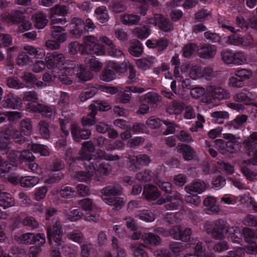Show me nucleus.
I'll return each instance as SVG.
<instances>
[{"mask_svg":"<svg viewBox=\"0 0 257 257\" xmlns=\"http://www.w3.org/2000/svg\"><path fill=\"white\" fill-rule=\"evenodd\" d=\"M47 232L50 244H52V240H54L58 245L61 244L63 231L61 221L59 219H57L52 225L47 227Z\"/></svg>","mask_w":257,"mask_h":257,"instance_id":"obj_1","label":"nucleus"},{"mask_svg":"<svg viewBox=\"0 0 257 257\" xmlns=\"http://www.w3.org/2000/svg\"><path fill=\"white\" fill-rule=\"evenodd\" d=\"M16 240L19 244L43 245L46 239L44 234L38 233L37 235L33 233H26L17 237Z\"/></svg>","mask_w":257,"mask_h":257,"instance_id":"obj_2","label":"nucleus"},{"mask_svg":"<svg viewBox=\"0 0 257 257\" xmlns=\"http://www.w3.org/2000/svg\"><path fill=\"white\" fill-rule=\"evenodd\" d=\"M149 22L165 32H169L174 29L173 23L161 14H154L153 18L149 19Z\"/></svg>","mask_w":257,"mask_h":257,"instance_id":"obj_3","label":"nucleus"},{"mask_svg":"<svg viewBox=\"0 0 257 257\" xmlns=\"http://www.w3.org/2000/svg\"><path fill=\"white\" fill-rule=\"evenodd\" d=\"M212 231H209L208 233H211L213 238L217 239H222L224 237V233L228 232L227 224L221 219L214 221L212 223Z\"/></svg>","mask_w":257,"mask_h":257,"instance_id":"obj_4","label":"nucleus"},{"mask_svg":"<svg viewBox=\"0 0 257 257\" xmlns=\"http://www.w3.org/2000/svg\"><path fill=\"white\" fill-rule=\"evenodd\" d=\"M45 61L48 68L54 69L58 65L64 64L65 57L63 54L55 52L47 53L45 57Z\"/></svg>","mask_w":257,"mask_h":257,"instance_id":"obj_5","label":"nucleus"},{"mask_svg":"<svg viewBox=\"0 0 257 257\" xmlns=\"http://www.w3.org/2000/svg\"><path fill=\"white\" fill-rule=\"evenodd\" d=\"M83 165L85 167V171L75 172L73 175V177L81 181L86 182L90 180L93 176L95 172V168L89 162H85Z\"/></svg>","mask_w":257,"mask_h":257,"instance_id":"obj_6","label":"nucleus"},{"mask_svg":"<svg viewBox=\"0 0 257 257\" xmlns=\"http://www.w3.org/2000/svg\"><path fill=\"white\" fill-rule=\"evenodd\" d=\"M2 106L4 108L18 109L22 105V102L21 98L18 96L9 93L6 94L1 102Z\"/></svg>","mask_w":257,"mask_h":257,"instance_id":"obj_7","label":"nucleus"},{"mask_svg":"<svg viewBox=\"0 0 257 257\" xmlns=\"http://www.w3.org/2000/svg\"><path fill=\"white\" fill-rule=\"evenodd\" d=\"M223 138L227 140L226 147L227 152L230 154H234L240 150L241 147V143L237 141V138L231 134H223Z\"/></svg>","mask_w":257,"mask_h":257,"instance_id":"obj_8","label":"nucleus"},{"mask_svg":"<svg viewBox=\"0 0 257 257\" xmlns=\"http://www.w3.org/2000/svg\"><path fill=\"white\" fill-rule=\"evenodd\" d=\"M27 108L31 111L38 112L42 115L50 118L53 115V109L51 107L41 104L29 103L27 105Z\"/></svg>","mask_w":257,"mask_h":257,"instance_id":"obj_9","label":"nucleus"},{"mask_svg":"<svg viewBox=\"0 0 257 257\" xmlns=\"http://www.w3.org/2000/svg\"><path fill=\"white\" fill-rule=\"evenodd\" d=\"M123 188L119 184L109 185L103 188L101 190V198H111L119 196L123 193Z\"/></svg>","mask_w":257,"mask_h":257,"instance_id":"obj_10","label":"nucleus"},{"mask_svg":"<svg viewBox=\"0 0 257 257\" xmlns=\"http://www.w3.org/2000/svg\"><path fill=\"white\" fill-rule=\"evenodd\" d=\"M71 134L74 140L76 142H80L82 139H88L91 135V132L86 127L81 128L79 126L74 125L71 128Z\"/></svg>","mask_w":257,"mask_h":257,"instance_id":"obj_11","label":"nucleus"},{"mask_svg":"<svg viewBox=\"0 0 257 257\" xmlns=\"http://www.w3.org/2000/svg\"><path fill=\"white\" fill-rule=\"evenodd\" d=\"M166 199L167 204L165 205V207L167 210L177 209L182 203L181 195L177 192L167 195Z\"/></svg>","mask_w":257,"mask_h":257,"instance_id":"obj_12","label":"nucleus"},{"mask_svg":"<svg viewBox=\"0 0 257 257\" xmlns=\"http://www.w3.org/2000/svg\"><path fill=\"white\" fill-rule=\"evenodd\" d=\"M143 195L147 200L155 201L161 196V193L157 186L149 184L144 186Z\"/></svg>","mask_w":257,"mask_h":257,"instance_id":"obj_13","label":"nucleus"},{"mask_svg":"<svg viewBox=\"0 0 257 257\" xmlns=\"http://www.w3.org/2000/svg\"><path fill=\"white\" fill-rule=\"evenodd\" d=\"M84 23L80 18H73L71 20L70 33L76 39L79 38L83 33Z\"/></svg>","mask_w":257,"mask_h":257,"instance_id":"obj_14","label":"nucleus"},{"mask_svg":"<svg viewBox=\"0 0 257 257\" xmlns=\"http://www.w3.org/2000/svg\"><path fill=\"white\" fill-rule=\"evenodd\" d=\"M5 21L11 25H18L26 17L24 13L20 10H14L4 17Z\"/></svg>","mask_w":257,"mask_h":257,"instance_id":"obj_15","label":"nucleus"},{"mask_svg":"<svg viewBox=\"0 0 257 257\" xmlns=\"http://www.w3.org/2000/svg\"><path fill=\"white\" fill-rule=\"evenodd\" d=\"M207 188V185L203 181L198 179L193 181L190 185L185 187V190L188 193H197L201 194L205 191Z\"/></svg>","mask_w":257,"mask_h":257,"instance_id":"obj_16","label":"nucleus"},{"mask_svg":"<svg viewBox=\"0 0 257 257\" xmlns=\"http://www.w3.org/2000/svg\"><path fill=\"white\" fill-rule=\"evenodd\" d=\"M10 138L7 126L0 131V149L4 153H7L11 148Z\"/></svg>","mask_w":257,"mask_h":257,"instance_id":"obj_17","label":"nucleus"},{"mask_svg":"<svg viewBox=\"0 0 257 257\" xmlns=\"http://www.w3.org/2000/svg\"><path fill=\"white\" fill-rule=\"evenodd\" d=\"M7 128L11 138L14 140L16 144L23 145L27 142V140L22 135V132L17 130L14 125L10 124L7 126Z\"/></svg>","mask_w":257,"mask_h":257,"instance_id":"obj_18","label":"nucleus"},{"mask_svg":"<svg viewBox=\"0 0 257 257\" xmlns=\"http://www.w3.org/2000/svg\"><path fill=\"white\" fill-rule=\"evenodd\" d=\"M242 144L247 154L255 151L257 149V132L252 133L243 141Z\"/></svg>","mask_w":257,"mask_h":257,"instance_id":"obj_19","label":"nucleus"},{"mask_svg":"<svg viewBox=\"0 0 257 257\" xmlns=\"http://www.w3.org/2000/svg\"><path fill=\"white\" fill-rule=\"evenodd\" d=\"M199 56L203 59L213 58L215 55L216 50L214 47L209 44H203L197 49Z\"/></svg>","mask_w":257,"mask_h":257,"instance_id":"obj_20","label":"nucleus"},{"mask_svg":"<svg viewBox=\"0 0 257 257\" xmlns=\"http://www.w3.org/2000/svg\"><path fill=\"white\" fill-rule=\"evenodd\" d=\"M178 151L182 153L185 160L189 161L193 159L196 156V152L190 146L185 144L178 145Z\"/></svg>","mask_w":257,"mask_h":257,"instance_id":"obj_21","label":"nucleus"},{"mask_svg":"<svg viewBox=\"0 0 257 257\" xmlns=\"http://www.w3.org/2000/svg\"><path fill=\"white\" fill-rule=\"evenodd\" d=\"M89 109L91 112L88 113L86 116H83L82 119V124L83 127L87 126H92L96 122L95 115L96 114V111L95 110L96 108L95 105L91 104L89 106Z\"/></svg>","mask_w":257,"mask_h":257,"instance_id":"obj_22","label":"nucleus"},{"mask_svg":"<svg viewBox=\"0 0 257 257\" xmlns=\"http://www.w3.org/2000/svg\"><path fill=\"white\" fill-rule=\"evenodd\" d=\"M143 240L144 242L143 246L146 247H148L149 245L157 246L161 243V238L153 233H146L143 234Z\"/></svg>","mask_w":257,"mask_h":257,"instance_id":"obj_23","label":"nucleus"},{"mask_svg":"<svg viewBox=\"0 0 257 257\" xmlns=\"http://www.w3.org/2000/svg\"><path fill=\"white\" fill-rule=\"evenodd\" d=\"M51 31L52 38L59 43H63L66 40L67 35L62 27L54 26Z\"/></svg>","mask_w":257,"mask_h":257,"instance_id":"obj_24","label":"nucleus"},{"mask_svg":"<svg viewBox=\"0 0 257 257\" xmlns=\"http://www.w3.org/2000/svg\"><path fill=\"white\" fill-rule=\"evenodd\" d=\"M3 186L0 185V206L5 209L14 205V200L8 193L2 192Z\"/></svg>","mask_w":257,"mask_h":257,"instance_id":"obj_25","label":"nucleus"},{"mask_svg":"<svg viewBox=\"0 0 257 257\" xmlns=\"http://www.w3.org/2000/svg\"><path fill=\"white\" fill-rule=\"evenodd\" d=\"M203 204L207 207L206 213L208 214H216L220 210L218 206L216 204L215 198L213 197L208 196L205 198Z\"/></svg>","mask_w":257,"mask_h":257,"instance_id":"obj_26","label":"nucleus"},{"mask_svg":"<svg viewBox=\"0 0 257 257\" xmlns=\"http://www.w3.org/2000/svg\"><path fill=\"white\" fill-rule=\"evenodd\" d=\"M105 203L112 206V209L119 210L124 206L125 202L123 198L120 197L104 198L103 200Z\"/></svg>","mask_w":257,"mask_h":257,"instance_id":"obj_27","label":"nucleus"},{"mask_svg":"<svg viewBox=\"0 0 257 257\" xmlns=\"http://www.w3.org/2000/svg\"><path fill=\"white\" fill-rule=\"evenodd\" d=\"M142 100L150 104L152 107L155 108L157 106V103L161 100V96L154 92H148L141 97Z\"/></svg>","mask_w":257,"mask_h":257,"instance_id":"obj_28","label":"nucleus"},{"mask_svg":"<svg viewBox=\"0 0 257 257\" xmlns=\"http://www.w3.org/2000/svg\"><path fill=\"white\" fill-rule=\"evenodd\" d=\"M32 18L35 22V26L37 29L44 28L48 22L46 15L42 12L36 13L32 16Z\"/></svg>","mask_w":257,"mask_h":257,"instance_id":"obj_29","label":"nucleus"},{"mask_svg":"<svg viewBox=\"0 0 257 257\" xmlns=\"http://www.w3.org/2000/svg\"><path fill=\"white\" fill-rule=\"evenodd\" d=\"M229 237L232 242L240 243L242 241V233L238 227L232 226L228 229Z\"/></svg>","mask_w":257,"mask_h":257,"instance_id":"obj_30","label":"nucleus"},{"mask_svg":"<svg viewBox=\"0 0 257 257\" xmlns=\"http://www.w3.org/2000/svg\"><path fill=\"white\" fill-rule=\"evenodd\" d=\"M20 185L23 187H32L37 184L39 178L35 176L21 177L19 178Z\"/></svg>","mask_w":257,"mask_h":257,"instance_id":"obj_31","label":"nucleus"},{"mask_svg":"<svg viewBox=\"0 0 257 257\" xmlns=\"http://www.w3.org/2000/svg\"><path fill=\"white\" fill-rule=\"evenodd\" d=\"M151 33V30L149 26H143L137 27L133 30L134 35L140 39H144L147 38Z\"/></svg>","mask_w":257,"mask_h":257,"instance_id":"obj_32","label":"nucleus"},{"mask_svg":"<svg viewBox=\"0 0 257 257\" xmlns=\"http://www.w3.org/2000/svg\"><path fill=\"white\" fill-rule=\"evenodd\" d=\"M121 21L125 25H137L140 21V17L134 14H124L121 16Z\"/></svg>","mask_w":257,"mask_h":257,"instance_id":"obj_33","label":"nucleus"},{"mask_svg":"<svg viewBox=\"0 0 257 257\" xmlns=\"http://www.w3.org/2000/svg\"><path fill=\"white\" fill-rule=\"evenodd\" d=\"M129 160V169L133 172H137L143 168V164L139 160L138 156H131L128 157Z\"/></svg>","mask_w":257,"mask_h":257,"instance_id":"obj_34","label":"nucleus"},{"mask_svg":"<svg viewBox=\"0 0 257 257\" xmlns=\"http://www.w3.org/2000/svg\"><path fill=\"white\" fill-rule=\"evenodd\" d=\"M69 12V8L65 5H56L50 9V13L56 16L65 17Z\"/></svg>","mask_w":257,"mask_h":257,"instance_id":"obj_35","label":"nucleus"},{"mask_svg":"<svg viewBox=\"0 0 257 257\" xmlns=\"http://www.w3.org/2000/svg\"><path fill=\"white\" fill-rule=\"evenodd\" d=\"M20 130L24 136H30L33 131L32 121L28 118L22 120L20 123Z\"/></svg>","mask_w":257,"mask_h":257,"instance_id":"obj_36","label":"nucleus"},{"mask_svg":"<svg viewBox=\"0 0 257 257\" xmlns=\"http://www.w3.org/2000/svg\"><path fill=\"white\" fill-rule=\"evenodd\" d=\"M171 253L175 256H180L185 249V247L181 242L172 241L169 245Z\"/></svg>","mask_w":257,"mask_h":257,"instance_id":"obj_37","label":"nucleus"},{"mask_svg":"<svg viewBox=\"0 0 257 257\" xmlns=\"http://www.w3.org/2000/svg\"><path fill=\"white\" fill-rule=\"evenodd\" d=\"M6 83L7 86L10 88L19 89L25 87L24 83L21 82L17 77H9L7 78Z\"/></svg>","mask_w":257,"mask_h":257,"instance_id":"obj_38","label":"nucleus"},{"mask_svg":"<svg viewBox=\"0 0 257 257\" xmlns=\"http://www.w3.org/2000/svg\"><path fill=\"white\" fill-rule=\"evenodd\" d=\"M25 50L29 55L34 56L36 58H41L44 56L45 54L43 49L35 48L31 46L25 47Z\"/></svg>","mask_w":257,"mask_h":257,"instance_id":"obj_39","label":"nucleus"},{"mask_svg":"<svg viewBox=\"0 0 257 257\" xmlns=\"http://www.w3.org/2000/svg\"><path fill=\"white\" fill-rule=\"evenodd\" d=\"M142 246H143L142 243L139 245L133 243L130 245V248L133 251L135 257H149L148 253Z\"/></svg>","mask_w":257,"mask_h":257,"instance_id":"obj_40","label":"nucleus"},{"mask_svg":"<svg viewBox=\"0 0 257 257\" xmlns=\"http://www.w3.org/2000/svg\"><path fill=\"white\" fill-rule=\"evenodd\" d=\"M78 74L76 76L79 78L81 81H86L90 80L93 76L92 73L84 67L80 66Z\"/></svg>","mask_w":257,"mask_h":257,"instance_id":"obj_41","label":"nucleus"},{"mask_svg":"<svg viewBox=\"0 0 257 257\" xmlns=\"http://www.w3.org/2000/svg\"><path fill=\"white\" fill-rule=\"evenodd\" d=\"M128 64H129L128 62H124L120 64L113 61H109L107 63V65H108V67L111 68L114 72L115 71L116 73H123L126 70Z\"/></svg>","mask_w":257,"mask_h":257,"instance_id":"obj_42","label":"nucleus"},{"mask_svg":"<svg viewBox=\"0 0 257 257\" xmlns=\"http://www.w3.org/2000/svg\"><path fill=\"white\" fill-rule=\"evenodd\" d=\"M129 53L135 57H139L142 53L143 49L141 43L137 40L128 49Z\"/></svg>","mask_w":257,"mask_h":257,"instance_id":"obj_43","label":"nucleus"},{"mask_svg":"<svg viewBox=\"0 0 257 257\" xmlns=\"http://www.w3.org/2000/svg\"><path fill=\"white\" fill-rule=\"evenodd\" d=\"M234 75L244 81L249 79L252 77V72L249 69L241 68L235 71Z\"/></svg>","mask_w":257,"mask_h":257,"instance_id":"obj_44","label":"nucleus"},{"mask_svg":"<svg viewBox=\"0 0 257 257\" xmlns=\"http://www.w3.org/2000/svg\"><path fill=\"white\" fill-rule=\"evenodd\" d=\"M80 66L81 65H78L75 61H69L66 63L65 72L69 75H76V74H78Z\"/></svg>","mask_w":257,"mask_h":257,"instance_id":"obj_45","label":"nucleus"},{"mask_svg":"<svg viewBox=\"0 0 257 257\" xmlns=\"http://www.w3.org/2000/svg\"><path fill=\"white\" fill-rule=\"evenodd\" d=\"M97 88L95 87L88 88L81 92L79 95V99L81 102H84L93 96L97 92Z\"/></svg>","mask_w":257,"mask_h":257,"instance_id":"obj_46","label":"nucleus"},{"mask_svg":"<svg viewBox=\"0 0 257 257\" xmlns=\"http://www.w3.org/2000/svg\"><path fill=\"white\" fill-rule=\"evenodd\" d=\"M115 77V74L114 71L109 68L108 65L107 64L106 66L102 71L101 75H100L101 79L108 82L113 80Z\"/></svg>","mask_w":257,"mask_h":257,"instance_id":"obj_47","label":"nucleus"},{"mask_svg":"<svg viewBox=\"0 0 257 257\" xmlns=\"http://www.w3.org/2000/svg\"><path fill=\"white\" fill-rule=\"evenodd\" d=\"M154 59L152 57L140 59L137 60V65L139 68L147 70L153 66L154 63Z\"/></svg>","mask_w":257,"mask_h":257,"instance_id":"obj_48","label":"nucleus"},{"mask_svg":"<svg viewBox=\"0 0 257 257\" xmlns=\"http://www.w3.org/2000/svg\"><path fill=\"white\" fill-rule=\"evenodd\" d=\"M213 96L214 98H217L218 100L226 99L229 98L230 93L228 90L223 88L217 87Z\"/></svg>","mask_w":257,"mask_h":257,"instance_id":"obj_49","label":"nucleus"},{"mask_svg":"<svg viewBox=\"0 0 257 257\" xmlns=\"http://www.w3.org/2000/svg\"><path fill=\"white\" fill-rule=\"evenodd\" d=\"M247 55L242 51H238L233 53V64L242 65L247 61Z\"/></svg>","mask_w":257,"mask_h":257,"instance_id":"obj_50","label":"nucleus"},{"mask_svg":"<svg viewBox=\"0 0 257 257\" xmlns=\"http://www.w3.org/2000/svg\"><path fill=\"white\" fill-rule=\"evenodd\" d=\"M31 150L34 153L40 154L41 156H48L50 155L47 147L43 145L33 144L31 146Z\"/></svg>","mask_w":257,"mask_h":257,"instance_id":"obj_51","label":"nucleus"},{"mask_svg":"<svg viewBox=\"0 0 257 257\" xmlns=\"http://www.w3.org/2000/svg\"><path fill=\"white\" fill-rule=\"evenodd\" d=\"M152 172L151 170L146 169L143 171L140 172L136 174V179L141 182H149L152 178Z\"/></svg>","mask_w":257,"mask_h":257,"instance_id":"obj_52","label":"nucleus"},{"mask_svg":"<svg viewBox=\"0 0 257 257\" xmlns=\"http://www.w3.org/2000/svg\"><path fill=\"white\" fill-rule=\"evenodd\" d=\"M86 64L91 70L96 72L99 71L102 67V63L94 58L86 59Z\"/></svg>","mask_w":257,"mask_h":257,"instance_id":"obj_53","label":"nucleus"},{"mask_svg":"<svg viewBox=\"0 0 257 257\" xmlns=\"http://www.w3.org/2000/svg\"><path fill=\"white\" fill-rule=\"evenodd\" d=\"M39 131L41 136L45 139H48L50 136L49 125L44 120H41L39 122Z\"/></svg>","mask_w":257,"mask_h":257,"instance_id":"obj_54","label":"nucleus"},{"mask_svg":"<svg viewBox=\"0 0 257 257\" xmlns=\"http://www.w3.org/2000/svg\"><path fill=\"white\" fill-rule=\"evenodd\" d=\"M247 118V115L245 114L237 115L230 122V124L235 128H239L246 122Z\"/></svg>","mask_w":257,"mask_h":257,"instance_id":"obj_55","label":"nucleus"},{"mask_svg":"<svg viewBox=\"0 0 257 257\" xmlns=\"http://www.w3.org/2000/svg\"><path fill=\"white\" fill-rule=\"evenodd\" d=\"M198 46L195 43H190L185 45L183 48V55L185 57H190L194 52L197 51Z\"/></svg>","mask_w":257,"mask_h":257,"instance_id":"obj_56","label":"nucleus"},{"mask_svg":"<svg viewBox=\"0 0 257 257\" xmlns=\"http://www.w3.org/2000/svg\"><path fill=\"white\" fill-rule=\"evenodd\" d=\"M241 171L247 180L250 181L257 180V170L251 171L246 167H243L241 169Z\"/></svg>","mask_w":257,"mask_h":257,"instance_id":"obj_57","label":"nucleus"},{"mask_svg":"<svg viewBox=\"0 0 257 257\" xmlns=\"http://www.w3.org/2000/svg\"><path fill=\"white\" fill-rule=\"evenodd\" d=\"M68 238L74 242L79 244L81 243L84 239V236L80 230H76L68 234Z\"/></svg>","mask_w":257,"mask_h":257,"instance_id":"obj_58","label":"nucleus"},{"mask_svg":"<svg viewBox=\"0 0 257 257\" xmlns=\"http://www.w3.org/2000/svg\"><path fill=\"white\" fill-rule=\"evenodd\" d=\"M163 120H161L159 118L152 116L149 118L146 121V124L148 126L152 129L159 128L163 122Z\"/></svg>","mask_w":257,"mask_h":257,"instance_id":"obj_59","label":"nucleus"},{"mask_svg":"<svg viewBox=\"0 0 257 257\" xmlns=\"http://www.w3.org/2000/svg\"><path fill=\"white\" fill-rule=\"evenodd\" d=\"M64 177V175L61 172L51 174L48 179L45 180V183L48 184L57 183Z\"/></svg>","mask_w":257,"mask_h":257,"instance_id":"obj_60","label":"nucleus"},{"mask_svg":"<svg viewBox=\"0 0 257 257\" xmlns=\"http://www.w3.org/2000/svg\"><path fill=\"white\" fill-rule=\"evenodd\" d=\"M21 78L25 83V86L27 84H33L37 81L36 76L31 72H25L23 73Z\"/></svg>","mask_w":257,"mask_h":257,"instance_id":"obj_61","label":"nucleus"},{"mask_svg":"<svg viewBox=\"0 0 257 257\" xmlns=\"http://www.w3.org/2000/svg\"><path fill=\"white\" fill-rule=\"evenodd\" d=\"M35 160V157L29 150H24L21 151L20 161H25L28 164Z\"/></svg>","mask_w":257,"mask_h":257,"instance_id":"obj_62","label":"nucleus"},{"mask_svg":"<svg viewBox=\"0 0 257 257\" xmlns=\"http://www.w3.org/2000/svg\"><path fill=\"white\" fill-rule=\"evenodd\" d=\"M139 218L146 222H152L155 220L154 213L150 210H144L139 215Z\"/></svg>","mask_w":257,"mask_h":257,"instance_id":"obj_63","label":"nucleus"},{"mask_svg":"<svg viewBox=\"0 0 257 257\" xmlns=\"http://www.w3.org/2000/svg\"><path fill=\"white\" fill-rule=\"evenodd\" d=\"M228 83L230 86L234 88H241L244 84L242 80L234 74L229 78Z\"/></svg>","mask_w":257,"mask_h":257,"instance_id":"obj_64","label":"nucleus"}]
</instances>
